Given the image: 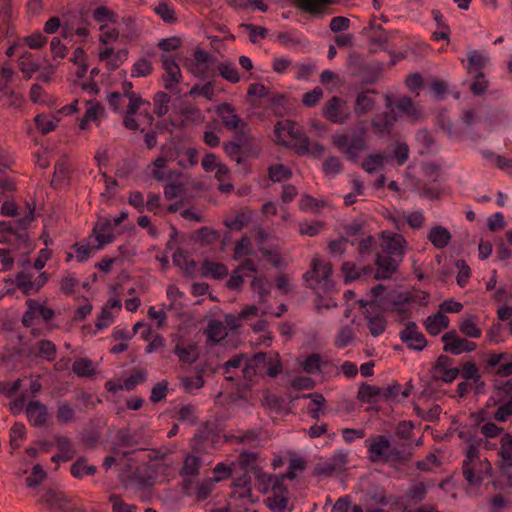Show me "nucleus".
Listing matches in <instances>:
<instances>
[{
    "label": "nucleus",
    "instance_id": "4be33fe9",
    "mask_svg": "<svg viewBox=\"0 0 512 512\" xmlns=\"http://www.w3.org/2000/svg\"><path fill=\"white\" fill-rule=\"evenodd\" d=\"M171 161H175L180 167L187 169L198 164L199 153L193 147L178 145L170 151Z\"/></svg>",
    "mask_w": 512,
    "mask_h": 512
},
{
    "label": "nucleus",
    "instance_id": "aec40b11",
    "mask_svg": "<svg viewBox=\"0 0 512 512\" xmlns=\"http://www.w3.org/2000/svg\"><path fill=\"white\" fill-rule=\"evenodd\" d=\"M399 336L408 348L416 351H422L427 345L424 334L418 330L414 322H408L404 329L400 331Z\"/></svg>",
    "mask_w": 512,
    "mask_h": 512
},
{
    "label": "nucleus",
    "instance_id": "09e8293b",
    "mask_svg": "<svg viewBox=\"0 0 512 512\" xmlns=\"http://www.w3.org/2000/svg\"><path fill=\"white\" fill-rule=\"evenodd\" d=\"M116 439L119 445L129 448H139L141 445L140 440L138 439V435L136 433H130L129 429L122 428L117 432Z\"/></svg>",
    "mask_w": 512,
    "mask_h": 512
},
{
    "label": "nucleus",
    "instance_id": "412c9836",
    "mask_svg": "<svg viewBox=\"0 0 512 512\" xmlns=\"http://www.w3.org/2000/svg\"><path fill=\"white\" fill-rule=\"evenodd\" d=\"M266 314H268L267 311H262L260 315L259 308L255 305H246L239 312L238 320L249 323L256 332L265 331L268 327V322L263 316Z\"/></svg>",
    "mask_w": 512,
    "mask_h": 512
},
{
    "label": "nucleus",
    "instance_id": "0e129e2a",
    "mask_svg": "<svg viewBox=\"0 0 512 512\" xmlns=\"http://www.w3.org/2000/svg\"><path fill=\"white\" fill-rule=\"evenodd\" d=\"M392 159L391 164H393L394 159L397 161V165L402 166L408 159L409 156V148L406 143H397L393 149L392 153H388Z\"/></svg>",
    "mask_w": 512,
    "mask_h": 512
},
{
    "label": "nucleus",
    "instance_id": "13d9d810",
    "mask_svg": "<svg viewBox=\"0 0 512 512\" xmlns=\"http://www.w3.org/2000/svg\"><path fill=\"white\" fill-rule=\"evenodd\" d=\"M170 96L165 92H157L154 96V113L161 117L168 112Z\"/></svg>",
    "mask_w": 512,
    "mask_h": 512
},
{
    "label": "nucleus",
    "instance_id": "5701e85b",
    "mask_svg": "<svg viewBox=\"0 0 512 512\" xmlns=\"http://www.w3.org/2000/svg\"><path fill=\"white\" fill-rule=\"evenodd\" d=\"M217 419L207 420L197 429L193 436V441L197 444L205 442L217 443L221 438L222 431L218 428Z\"/></svg>",
    "mask_w": 512,
    "mask_h": 512
},
{
    "label": "nucleus",
    "instance_id": "e433bc0d",
    "mask_svg": "<svg viewBox=\"0 0 512 512\" xmlns=\"http://www.w3.org/2000/svg\"><path fill=\"white\" fill-rule=\"evenodd\" d=\"M449 326V318L441 311L429 316L425 320V328L431 335H437Z\"/></svg>",
    "mask_w": 512,
    "mask_h": 512
},
{
    "label": "nucleus",
    "instance_id": "4d7b16f0",
    "mask_svg": "<svg viewBox=\"0 0 512 512\" xmlns=\"http://www.w3.org/2000/svg\"><path fill=\"white\" fill-rule=\"evenodd\" d=\"M47 477V473L40 464H35L32 467L31 474L25 479L26 485L29 488H36Z\"/></svg>",
    "mask_w": 512,
    "mask_h": 512
},
{
    "label": "nucleus",
    "instance_id": "b1692460",
    "mask_svg": "<svg viewBox=\"0 0 512 512\" xmlns=\"http://www.w3.org/2000/svg\"><path fill=\"white\" fill-rule=\"evenodd\" d=\"M460 374V369L452 367V360L447 356H439L435 369L434 377L443 380L446 383L452 382Z\"/></svg>",
    "mask_w": 512,
    "mask_h": 512
},
{
    "label": "nucleus",
    "instance_id": "c85d7f7f",
    "mask_svg": "<svg viewBox=\"0 0 512 512\" xmlns=\"http://www.w3.org/2000/svg\"><path fill=\"white\" fill-rule=\"evenodd\" d=\"M392 157L386 152L369 154L362 163V168L369 174L383 169L385 164H391Z\"/></svg>",
    "mask_w": 512,
    "mask_h": 512
},
{
    "label": "nucleus",
    "instance_id": "9b49d317",
    "mask_svg": "<svg viewBox=\"0 0 512 512\" xmlns=\"http://www.w3.org/2000/svg\"><path fill=\"white\" fill-rule=\"evenodd\" d=\"M224 151L231 160L243 164L258 156L259 147L253 139L241 132L235 136V140L225 144Z\"/></svg>",
    "mask_w": 512,
    "mask_h": 512
},
{
    "label": "nucleus",
    "instance_id": "8fccbe9b",
    "mask_svg": "<svg viewBox=\"0 0 512 512\" xmlns=\"http://www.w3.org/2000/svg\"><path fill=\"white\" fill-rule=\"evenodd\" d=\"M202 269L204 275H211L215 279H221L228 274V269L224 264L210 260L203 262Z\"/></svg>",
    "mask_w": 512,
    "mask_h": 512
},
{
    "label": "nucleus",
    "instance_id": "72a5a7b5",
    "mask_svg": "<svg viewBox=\"0 0 512 512\" xmlns=\"http://www.w3.org/2000/svg\"><path fill=\"white\" fill-rule=\"evenodd\" d=\"M179 360L186 364H192L198 358L197 346L194 343L179 341L173 350Z\"/></svg>",
    "mask_w": 512,
    "mask_h": 512
},
{
    "label": "nucleus",
    "instance_id": "f03ea898",
    "mask_svg": "<svg viewBox=\"0 0 512 512\" xmlns=\"http://www.w3.org/2000/svg\"><path fill=\"white\" fill-rule=\"evenodd\" d=\"M41 391L40 375L0 382V393L10 399L8 405L14 415L25 412L27 416H46V406L36 399Z\"/></svg>",
    "mask_w": 512,
    "mask_h": 512
},
{
    "label": "nucleus",
    "instance_id": "69168bd1",
    "mask_svg": "<svg viewBox=\"0 0 512 512\" xmlns=\"http://www.w3.org/2000/svg\"><path fill=\"white\" fill-rule=\"evenodd\" d=\"M385 328L386 321L382 316L376 315L368 318V329L374 337L381 335L385 331Z\"/></svg>",
    "mask_w": 512,
    "mask_h": 512
},
{
    "label": "nucleus",
    "instance_id": "dca6fc26",
    "mask_svg": "<svg viewBox=\"0 0 512 512\" xmlns=\"http://www.w3.org/2000/svg\"><path fill=\"white\" fill-rule=\"evenodd\" d=\"M250 359L244 354H236L218 367V372L224 375L227 381L236 382L237 385H240L242 380L251 382L252 378H246L242 374V370Z\"/></svg>",
    "mask_w": 512,
    "mask_h": 512
},
{
    "label": "nucleus",
    "instance_id": "c756f323",
    "mask_svg": "<svg viewBox=\"0 0 512 512\" xmlns=\"http://www.w3.org/2000/svg\"><path fill=\"white\" fill-rule=\"evenodd\" d=\"M31 353L36 358H41L42 360L52 362L56 358L57 347L52 341L42 339L33 345L31 348Z\"/></svg>",
    "mask_w": 512,
    "mask_h": 512
},
{
    "label": "nucleus",
    "instance_id": "2f4dec72",
    "mask_svg": "<svg viewBox=\"0 0 512 512\" xmlns=\"http://www.w3.org/2000/svg\"><path fill=\"white\" fill-rule=\"evenodd\" d=\"M132 89L133 84L131 82L125 81L122 84V93L112 92L108 95V104L114 112L120 113V111H122V104L124 99L131 98V94H136Z\"/></svg>",
    "mask_w": 512,
    "mask_h": 512
},
{
    "label": "nucleus",
    "instance_id": "f3484780",
    "mask_svg": "<svg viewBox=\"0 0 512 512\" xmlns=\"http://www.w3.org/2000/svg\"><path fill=\"white\" fill-rule=\"evenodd\" d=\"M441 341L444 343V351L452 355H460L465 352H472L477 348L475 342L461 337L456 330H451L444 333L441 337Z\"/></svg>",
    "mask_w": 512,
    "mask_h": 512
},
{
    "label": "nucleus",
    "instance_id": "473e14b6",
    "mask_svg": "<svg viewBox=\"0 0 512 512\" xmlns=\"http://www.w3.org/2000/svg\"><path fill=\"white\" fill-rule=\"evenodd\" d=\"M347 1L348 0H300V5L304 11L313 16H320L324 13L325 7L343 4Z\"/></svg>",
    "mask_w": 512,
    "mask_h": 512
},
{
    "label": "nucleus",
    "instance_id": "39448f33",
    "mask_svg": "<svg viewBox=\"0 0 512 512\" xmlns=\"http://www.w3.org/2000/svg\"><path fill=\"white\" fill-rule=\"evenodd\" d=\"M245 278L250 279L253 291L259 295L261 300H263L269 293L270 284L264 277L257 275L256 264L249 258L243 260L239 267L233 271L228 280L229 288L234 290L239 289L245 281Z\"/></svg>",
    "mask_w": 512,
    "mask_h": 512
},
{
    "label": "nucleus",
    "instance_id": "37998d69",
    "mask_svg": "<svg viewBox=\"0 0 512 512\" xmlns=\"http://www.w3.org/2000/svg\"><path fill=\"white\" fill-rule=\"evenodd\" d=\"M481 154L486 161L495 164L499 169L506 172H512V159L496 155L490 150H482Z\"/></svg>",
    "mask_w": 512,
    "mask_h": 512
},
{
    "label": "nucleus",
    "instance_id": "7c9ffc66",
    "mask_svg": "<svg viewBox=\"0 0 512 512\" xmlns=\"http://www.w3.org/2000/svg\"><path fill=\"white\" fill-rule=\"evenodd\" d=\"M116 226L112 224L109 218L100 221L95 227L96 239L100 246H104L114 241L116 237Z\"/></svg>",
    "mask_w": 512,
    "mask_h": 512
},
{
    "label": "nucleus",
    "instance_id": "20e7f679",
    "mask_svg": "<svg viewBox=\"0 0 512 512\" xmlns=\"http://www.w3.org/2000/svg\"><path fill=\"white\" fill-rule=\"evenodd\" d=\"M180 45L181 40L177 37L162 39L158 44L159 48L164 52L161 56L162 66L165 70L163 75L164 88L175 94L180 93L178 84L182 74L175 58L169 53L178 49Z\"/></svg>",
    "mask_w": 512,
    "mask_h": 512
},
{
    "label": "nucleus",
    "instance_id": "864d4df0",
    "mask_svg": "<svg viewBox=\"0 0 512 512\" xmlns=\"http://www.w3.org/2000/svg\"><path fill=\"white\" fill-rule=\"evenodd\" d=\"M93 19L101 25L108 23L118 24L117 14L105 6H99L94 10Z\"/></svg>",
    "mask_w": 512,
    "mask_h": 512
},
{
    "label": "nucleus",
    "instance_id": "1a4fd4ad",
    "mask_svg": "<svg viewBox=\"0 0 512 512\" xmlns=\"http://www.w3.org/2000/svg\"><path fill=\"white\" fill-rule=\"evenodd\" d=\"M333 143L348 160L356 161L359 153L366 149V130L357 127L349 133L336 134Z\"/></svg>",
    "mask_w": 512,
    "mask_h": 512
},
{
    "label": "nucleus",
    "instance_id": "f704fd0d",
    "mask_svg": "<svg viewBox=\"0 0 512 512\" xmlns=\"http://www.w3.org/2000/svg\"><path fill=\"white\" fill-rule=\"evenodd\" d=\"M152 10L166 24H175L178 21L176 9L169 1H160L152 7Z\"/></svg>",
    "mask_w": 512,
    "mask_h": 512
},
{
    "label": "nucleus",
    "instance_id": "2eb2a0df",
    "mask_svg": "<svg viewBox=\"0 0 512 512\" xmlns=\"http://www.w3.org/2000/svg\"><path fill=\"white\" fill-rule=\"evenodd\" d=\"M363 397L369 400H377L383 398L390 402H401L410 395V389H403L401 384L395 383L386 387L367 386L361 390Z\"/></svg>",
    "mask_w": 512,
    "mask_h": 512
},
{
    "label": "nucleus",
    "instance_id": "58836bf2",
    "mask_svg": "<svg viewBox=\"0 0 512 512\" xmlns=\"http://www.w3.org/2000/svg\"><path fill=\"white\" fill-rule=\"evenodd\" d=\"M468 61V72L469 74L483 73L482 70L486 67L489 62L488 56L480 51L473 50L467 55Z\"/></svg>",
    "mask_w": 512,
    "mask_h": 512
},
{
    "label": "nucleus",
    "instance_id": "c03bdc74",
    "mask_svg": "<svg viewBox=\"0 0 512 512\" xmlns=\"http://www.w3.org/2000/svg\"><path fill=\"white\" fill-rule=\"evenodd\" d=\"M304 406L307 408L311 416H319L320 413H324V397L320 394H313L303 397Z\"/></svg>",
    "mask_w": 512,
    "mask_h": 512
},
{
    "label": "nucleus",
    "instance_id": "de8ad7c7",
    "mask_svg": "<svg viewBox=\"0 0 512 512\" xmlns=\"http://www.w3.org/2000/svg\"><path fill=\"white\" fill-rule=\"evenodd\" d=\"M251 470L258 481V490L266 494L270 490V485L275 475L267 474L258 465L251 466Z\"/></svg>",
    "mask_w": 512,
    "mask_h": 512
},
{
    "label": "nucleus",
    "instance_id": "6e6d98bb",
    "mask_svg": "<svg viewBox=\"0 0 512 512\" xmlns=\"http://www.w3.org/2000/svg\"><path fill=\"white\" fill-rule=\"evenodd\" d=\"M262 405L276 413H279L285 408L286 401L284 398L278 397L276 394L268 392L262 399Z\"/></svg>",
    "mask_w": 512,
    "mask_h": 512
},
{
    "label": "nucleus",
    "instance_id": "6ab92c4d",
    "mask_svg": "<svg viewBox=\"0 0 512 512\" xmlns=\"http://www.w3.org/2000/svg\"><path fill=\"white\" fill-rule=\"evenodd\" d=\"M106 423L102 418H92L80 433V440L84 447L95 448L101 438Z\"/></svg>",
    "mask_w": 512,
    "mask_h": 512
},
{
    "label": "nucleus",
    "instance_id": "680f3d73",
    "mask_svg": "<svg viewBox=\"0 0 512 512\" xmlns=\"http://www.w3.org/2000/svg\"><path fill=\"white\" fill-rule=\"evenodd\" d=\"M25 426L21 422H15L10 430V446L13 450L20 447L19 440L25 438Z\"/></svg>",
    "mask_w": 512,
    "mask_h": 512
},
{
    "label": "nucleus",
    "instance_id": "774afa93",
    "mask_svg": "<svg viewBox=\"0 0 512 512\" xmlns=\"http://www.w3.org/2000/svg\"><path fill=\"white\" fill-rule=\"evenodd\" d=\"M182 384L188 393H195L204 385V380L201 374L193 376H186L182 379Z\"/></svg>",
    "mask_w": 512,
    "mask_h": 512
},
{
    "label": "nucleus",
    "instance_id": "c9c22d12",
    "mask_svg": "<svg viewBox=\"0 0 512 512\" xmlns=\"http://www.w3.org/2000/svg\"><path fill=\"white\" fill-rule=\"evenodd\" d=\"M70 473L76 479H82L85 476H94L97 473V466L89 465L87 458L80 456L71 464Z\"/></svg>",
    "mask_w": 512,
    "mask_h": 512
},
{
    "label": "nucleus",
    "instance_id": "bb28decb",
    "mask_svg": "<svg viewBox=\"0 0 512 512\" xmlns=\"http://www.w3.org/2000/svg\"><path fill=\"white\" fill-rule=\"evenodd\" d=\"M16 280L18 286L22 288L25 293H30L38 291L47 282L48 277L45 273L33 276L29 273L21 272L18 274Z\"/></svg>",
    "mask_w": 512,
    "mask_h": 512
},
{
    "label": "nucleus",
    "instance_id": "393cba45",
    "mask_svg": "<svg viewBox=\"0 0 512 512\" xmlns=\"http://www.w3.org/2000/svg\"><path fill=\"white\" fill-rule=\"evenodd\" d=\"M216 114L228 130H237L242 123L235 108L229 103H222L216 107Z\"/></svg>",
    "mask_w": 512,
    "mask_h": 512
},
{
    "label": "nucleus",
    "instance_id": "f257e3e1",
    "mask_svg": "<svg viewBox=\"0 0 512 512\" xmlns=\"http://www.w3.org/2000/svg\"><path fill=\"white\" fill-rule=\"evenodd\" d=\"M405 240L400 234L385 232L382 235L380 251L376 255L377 271L371 266L358 267L352 262H344L342 272L345 282L367 280L374 275L377 279L389 278L397 269L398 263L404 256Z\"/></svg>",
    "mask_w": 512,
    "mask_h": 512
},
{
    "label": "nucleus",
    "instance_id": "052dcab7",
    "mask_svg": "<svg viewBox=\"0 0 512 512\" xmlns=\"http://www.w3.org/2000/svg\"><path fill=\"white\" fill-rule=\"evenodd\" d=\"M153 70L152 63L147 58H141L136 61L131 70L132 77H146Z\"/></svg>",
    "mask_w": 512,
    "mask_h": 512
},
{
    "label": "nucleus",
    "instance_id": "603ef678",
    "mask_svg": "<svg viewBox=\"0 0 512 512\" xmlns=\"http://www.w3.org/2000/svg\"><path fill=\"white\" fill-rule=\"evenodd\" d=\"M119 29L122 36L129 41H134L138 38V28L135 20L131 17L122 18V21L119 23Z\"/></svg>",
    "mask_w": 512,
    "mask_h": 512
},
{
    "label": "nucleus",
    "instance_id": "6e6552de",
    "mask_svg": "<svg viewBox=\"0 0 512 512\" xmlns=\"http://www.w3.org/2000/svg\"><path fill=\"white\" fill-rule=\"evenodd\" d=\"M308 286L317 291L329 294L334 290L332 279V266L329 262L315 258L311 262V268L304 275Z\"/></svg>",
    "mask_w": 512,
    "mask_h": 512
},
{
    "label": "nucleus",
    "instance_id": "423d86ee",
    "mask_svg": "<svg viewBox=\"0 0 512 512\" xmlns=\"http://www.w3.org/2000/svg\"><path fill=\"white\" fill-rule=\"evenodd\" d=\"M36 505L44 512H87L75 497H69L63 491L45 488L36 501Z\"/></svg>",
    "mask_w": 512,
    "mask_h": 512
},
{
    "label": "nucleus",
    "instance_id": "a18cd8bd",
    "mask_svg": "<svg viewBox=\"0 0 512 512\" xmlns=\"http://www.w3.org/2000/svg\"><path fill=\"white\" fill-rule=\"evenodd\" d=\"M171 161L170 153L167 156H160L154 162V170L152 172L153 177L158 181H168L172 178V171L166 172V163Z\"/></svg>",
    "mask_w": 512,
    "mask_h": 512
},
{
    "label": "nucleus",
    "instance_id": "ea45409f",
    "mask_svg": "<svg viewBox=\"0 0 512 512\" xmlns=\"http://www.w3.org/2000/svg\"><path fill=\"white\" fill-rule=\"evenodd\" d=\"M429 241L437 249L445 248L451 240V233L443 226L437 225L431 228L428 234Z\"/></svg>",
    "mask_w": 512,
    "mask_h": 512
},
{
    "label": "nucleus",
    "instance_id": "338daca9",
    "mask_svg": "<svg viewBox=\"0 0 512 512\" xmlns=\"http://www.w3.org/2000/svg\"><path fill=\"white\" fill-rule=\"evenodd\" d=\"M322 359L318 354L309 355L302 363L303 370L309 374L321 371Z\"/></svg>",
    "mask_w": 512,
    "mask_h": 512
},
{
    "label": "nucleus",
    "instance_id": "79ce46f5",
    "mask_svg": "<svg viewBox=\"0 0 512 512\" xmlns=\"http://www.w3.org/2000/svg\"><path fill=\"white\" fill-rule=\"evenodd\" d=\"M200 467V457L188 454L183 461V466L181 467L179 474L181 476H197L199 474Z\"/></svg>",
    "mask_w": 512,
    "mask_h": 512
},
{
    "label": "nucleus",
    "instance_id": "5fc2aeb1",
    "mask_svg": "<svg viewBox=\"0 0 512 512\" xmlns=\"http://www.w3.org/2000/svg\"><path fill=\"white\" fill-rule=\"evenodd\" d=\"M55 444L62 453V461L68 462L73 459L75 450L72 448L71 440L66 436H55Z\"/></svg>",
    "mask_w": 512,
    "mask_h": 512
},
{
    "label": "nucleus",
    "instance_id": "0eeeda50",
    "mask_svg": "<svg viewBox=\"0 0 512 512\" xmlns=\"http://www.w3.org/2000/svg\"><path fill=\"white\" fill-rule=\"evenodd\" d=\"M458 437L469 442L465 451L466 458L462 463L463 477L471 486L480 487L482 485V479L481 477L476 476V466L480 461V453L478 447L480 445L481 439L476 441L470 429L467 431L460 430L458 432Z\"/></svg>",
    "mask_w": 512,
    "mask_h": 512
},
{
    "label": "nucleus",
    "instance_id": "a211bd4d",
    "mask_svg": "<svg viewBox=\"0 0 512 512\" xmlns=\"http://www.w3.org/2000/svg\"><path fill=\"white\" fill-rule=\"evenodd\" d=\"M323 114L329 121L342 124L349 119L351 111L343 99L334 96L325 104Z\"/></svg>",
    "mask_w": 512,
    "mask_h": 512
},
{
    "label": "nucleus",
    "instance_id": "4c0bfd02",
    "mask_svg": "<svg viewBox=\"0 0 512 512\" xmlns=\"http://www.w3.org/2000/svg\"><path fill=\"white\" fill-rule=\"evenodd\" d=\"M459 330L467 338L478 339L482 336V329L479 327V318L470 315L459 323Z\"/></svg>",
    "mask_w": 512,
    "mask_h": 512
},
{
    "label": "nucleus",
    "instance_id": "9d476101",
    "mask_svg": "<svg viewBox=\"0 0 512 512\" xmlns=\"http://www.w3.org/2000/svg\"><path fill=\"white\" fill-rule=\"evenodd\" d=\"M274 134L277 143L289 147L292 146L291 141L296 142L300 154H305L309 151V140L304 137L296 124L290 120L278 121L275 125Z\"/></svg>",
    "mask_w": 512,
    "mask_h": 512
},
{
    "label": "nucleus",
    "instance_id": "ddd939ff",
    "mask_svg": "<svg viewBox=\"0 0 512 512\" xmlns=\"http://www.w3.org/2000/svg\"><path fill=\"white\" fill-rule=\"evenodd\" d=\"M281 372V364L278 361H273L271 358L267 357L264 353H258L254 355L248 361L242 370V374L246 378H252L257 375L267 374L268 376L274 378Z\"/></svg>",
    "mask_w": 512,
    "mask_h": 512
},
{
    "label": "nucleus",
    "instance_id": "bf43d9fd",
    "mask_svg": "<svg viewBox=\"0 0 512 512\" xmlns=\"http://www.w3.org/2000/svg\"><path fill=\"white\" fill-rule=\"evenodd\" d=\"M355 334L351 327L344 326L337 333L335 346L339 349L347 347L354 340Z\"/></svg>",
    "mask_w": 512,
    "mask_h": 512
},
{
    "label": "nucleus",
    "instance_id": "3c124183",
    "mask_svg": "<svg viewBox=\"0 0 512 512\" xmlns=\"http://www.w3.org/2000/svg\"><path fill=\"white\" fill-rule=\"evenodd\" d=\"M268 175L273 182H284L291 178V170L283 164H272L268 168Z\"/></svg>",
    "mask_w": 512,
    "mask_h": 512
},
{
    "label": "nucleus",
    "instance_id": "49530a36",
    "mask_svg": "<svg viewBox=\"0 0 512 512\" xmlns=\"http://www.w3.org/2000/svg\"><path fill=\"white\" fill-rule=\"evenodd\" d=\"M72 370L78 377H92L96 372L93 362L87 358L76 359Z\"/></svg>",
    "mask_w": 512,
    "mask_h": 512
},
{
    "label": "nucleus",
    "instance_id": "cd10ccee",
    "mask_svg": "<svg viewBox=\"0 0 512 512\" xmlns=\"http://www.w3.org/2000/svg\"><path fill=\"white\" fill-rule=\"evenodd\" d=\"M395 122H396V115L391 110L388 112L377 114L372 119V127L376 134H378L379 136H384V135L390 133Z\"/></svg>",
    "mask_w": 512,
    "mask_h": 512
},
{
    "label": "nucleus",
    "instance_id": "e2e57ef3",
    "mask_svg": "<svg viewBox=\"0 0 512 512\" xmlns=\"http://www.w3.org/2000/svg\"><path fill=\"white\" fill-rule=\"evenodd\" d=\"M220 75L231 83H237L240 80V76L236 66L232 63H221L219 65Z\"/></svg>",
    "mask_w": 512,
    "mask_h": 512
},
{
    "label": "nucleus",
    "instance_id": "4468645a",
    "mask_svg": "<svg viewBox=\"0 0 512 512\" xmlns=\"http://www.w3.org/2000/svg\"><path fill=\"white\" fill-rule=\"evenodd\" d=\"M128 101L129 103L123 117V124L127 129L137 130L139 128V124L134 118L136 114L145 116L150 122L153 120L149 111L151 106L149 101L142 99L139 94H131V98H128Z\"/></svg>",
    "mask_w": 512,
    "mask_h": 512
},
{
    "label": "nucleus",
    "instance_id": "f8f14e48",
    "mask_svg": "<svg viewBox=\"0 0 512 512\" xmlns=\"http://www.w3.org/2000/svg\"><path fill=\"white\" fill-rule=\"evenodd\" d=\"M365 443L368 451V459L372 463H387L392 457L398 461H401L402 459V452L396 448L390 449L391 442L384 435L371 436L365 441Z\"/></svg>",
    "mask_w": 512,
    "mask_h": 512
},
{
    "label": "nucleus",
    "instance_id": "a19ab883",
    "mask_svg": "<svg viewBox=\"0 0 512 512\" xmlns=\"http://www.w3.org/2000/svg\"><path fill=\"white\" fill-rule=\"evenodd\" d=\"M205 334L209 342L218 343L227 336V329L220 320L212 319L208 322Z\"/></svg>",
    "mask_w": 512,
    "mask_h": 512
},
{
    "label": "nucleus",
    "instance_id": "a878e982",
    "mask_svg": "<svg viewBox=\"0 0 512 512\" xmlns=\"http://www.w3.org/2000/svg\"><path fill=\"white\" fill-rule=\"evenodd\" d=\"M497 394L500 405L493 416H512V381L507 380Z\"/></svg>",
    "mask_w": 512,
    "mask_h": 512
},
{
    "label": "nucleus",
    "instance_id": "7ed1b4c3",
    "mask_svg": "<svg viewBox=\"0 0 512 512\" xmlns=\"http://www.w3.org/2000/svg\"><path fill=\"white\" fill-rule=\"evenodd\" d=\"M1 214L16 219L0 221V244H8L14 249H30L27 229L34 220V208L27 205L24 215L20 217L16 204L13 201H5L1 206Z\"/></svg>",
    "mask_w": 512,
    "mask_h": 512
}]
</instances>
